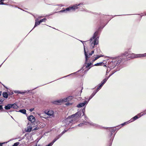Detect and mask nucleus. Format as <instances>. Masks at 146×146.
<instances>
[{"label":"nucleus","mask_w":146,"mask_h":146,"mask_svg":"<svg viewBox=\"0 0 146 146\" xmlns=\"http://www.w3.org/2000/svg\"><path fill=\"white\" fill-rule=\"evenodd\" d=\"M85 108L84 107L83 109L80 110L75 114H73L70 116H69L68 118L66 119L63 122V126H67L70 123H73V121H78V118L80 117L82 115V113H83V115L84 114L85 112Z\"/></svg>","instance_id":"obj_1"},{"label":"nucleus","mask_w":146,"mask_h":146,"mask_svg":"<svg viewBox=\"0 0 146 146\" xmlns=\"http://www.w3.org/2000/svg\"><path fill=\"white\" fill-rule=\"evenodd\" d=\"M98 34V32L97 31L96 32L90 40L91 48H94L95 45H96L98 43L99 37L97 36Z\"/></svg>","instance_id":"obj_2"},{"label":"nucleus","mask_w":146,"mask_h":146,"mask_svg":"<svg viewBox=\"0 0 146 146\" xmlns=\"http://www.w3.org/2000/svg\"><path fill=\"white\" fill-rule=\"evenodd\" d=\"M136 54L134 53L129 54L128 52H125L120 57V59L123 61V60H129L130 58H136Z\"/></svg>","instance_id":"obj_3"},{"label":"nucleus","mask_w":146,"mask_h":146,"mask_svg":"<svg viewBox=\"0 0 146 146\" xmlns=\"http://www.w3.org/2000/svg\"><path fill=\"white\" fill-rule=\"evenodd\" d=\"M83 3H80L78 4H76L70 7H68L66 8L65 9L60 11L59 12H65L66 13L67 11H74L76 9H78V6L81 5H83Z\"/></svg>","instance_id":"obj_4"},{"label":"nucleus","mask_w":146,"mask_h":146,"mask_svg":"<svg viewBox=\"0 0 146 146\" xmlns=\"http://www.w3.org/2000/svg\"><path fill=\"white\" fill-rule=\"evenodd\" d=\"M84 125H90L94 127H100V126L97 124L93 123L91 121L88 122L84 121L83 123H81L78 124V126L79 127H81Z\"/></svg>","instance_id":"obj_5"},{"label":"nucleus","mask_w":146,"mask_h":146,"mask_svg":"<svg viewBox=\"0 0 146 146\" xmlns=\"http://www.w3.org/2000/svg\"><path fill=\"white\" fill-rule=\"evenodd\" d=\"M108 128L109 130L111 132L110 136L111 137V138L110 139V141L112 142L113 140V138L115 134V133L114 134H113V133L117 129V130H118V127H117V128H116V127H109Z\"/></svg>","instance_id":"obj_6"},{"label":"nucleus","mask_w":146,"mask_h":146,"mask_svg":"<svg viewBox=\"0 0 146 146\" xmlns=\"http://www.w3.org/2000/svg\"><path fill=\"white\" fill-rule=\"evenodd\" d=\"M119 58H120V57ZM121 61H122V60H121V59H120V58L119 60L116 62L117 63H116V61L114 62L112 61L109 64V68L111 69H113L116 65H118Z\"/></svg>","instance_id":"obj_7"},{"label":"nucleus","mask_w":146,"mask_h":146,"mask_svg":"<svg viewBox=\"0 0 146 146\" xmlns=\"http://www.w3.org/2000/svg\"><path fill=\"white\" fill-rule=\"evenodd\" d=\"M46 115H47L48 117L50 118L54 117H55L54 111L52 110H49L47 112H46Z\"/></svg>","instance_id":"obj_8"},{"label":"nucleus","mask_w":146,"mask_h":146,"mask_svg":"<svg viewBox=\"0 0 146 146\" xmlns=\"http://www.w3.org/2000/svg\"><path fill=\"white\" fill-rule=\"evenodd\" d=\"M88 101L85 100L83 102L81 103L78 104L76 107L78 108H81L84 106L88 103Z\"/></svg>","instance_id":"obj_9"},{"label":"nucleus","mask_w":146,"mask_h":146,"mask_svg":"<svg viewBox=\"0 0 146 146\" xmlns=\"http://www.w3.org/2000/svg\"><path fill=\"white\" fill-rule=\"evenodd\" d=\"M84 54L85 56V58H86V62H87L88 59V58L90 57V56L92 55H91V53H90L89 54H87L86 52V51L85 50V47L84 46Z\"/></svg>","instance_id":"obj_10"},{"label":"nucleus","mask_w":146,"mask_h":146,"mask_svg":"<svg viewBox=\"0 0 146 146\" xmlns=\"http://www.w3.org/2000/svg\"><path fill=\"white\" fill-rule=\"evenodd\" d=\"M63 102V99H60L54 101L52 102V103L55 104L59 105L60 104V103Z\"/></svg>","instance_id":"obj_11"},{"label":"nucleus","mask_w":146,"mask_h":146,"mask_svg":"<svg viewBox=\"0 0 146 146\" xmlns=\"http://www.w3.org/2000/svg\"><path fill=\"white\" fill-rule=\"evenodd\" d=\"M28 119L32 123L34 122L35 120V117L33 115H31L28 117Z\"/></svg>","instance_id":"obj_12"},{"label":"nucleus","mask_w":146,"mask_h":146,"mask_svg":"<svg viewBox=\"0 0 146 146\" xmlns=\"http://www.w3.org/2000/svg\"><path fill=\"white\" fill-rule=\"evenodd\" d=\"M72 98L73 97L72 96H70L68 97L63 99V100L64 102H67L71 100Z\"/></svg>","instance_id":"obj_13"},{"label":"nucleus","mask_w":146,"mask_h":146,"mask_svg":"<svg viewBox=\"0 0 146 146\" xmlns=\"http://www.w3.org/2000/svg\"><path fill=\"white\" fill-rule=\"evenodd\" d=\"M139 118V117H138L137 115H135L134 117L132 118L129 121H129V122H133L138 119Z\"/></svg>","instance_id":"obj_14"},{"label":"nucleus","mask_w":146,"mask_h":146,"mask_svg":"<svg viewBox=\"0 0 146 146\" xmlns=\"http://www.w3.org/2000/svg\"><path fill=\"white\" fill-rule=\"evenodd\" d=\"M84 70V69H83V68H81L80 70H78V71L77 72H74L73 73H72L68 75H67V76H66L65 77H66L67 76H69L70 75H74V74H76V73L77 72H79L80 71H83Z\"/></svg>","instance_id":"obj_15"},{"label":"nucleus","mask_w":146,"mask_h":146,"mask_svg":"<svg viewBox=\"0 0 146 146\" xmlns=\"http://www.w3.org/2000/svg\"><path fill=\"white\" fill-rule=\"evenodd\" d=\"M129 122V121H128L127 122H124L123 123H122L121 125H120L118 126H117V127H118V130H119L121 127H122L124 125L126 124L127 123Z\"/></svg>","instance_id":"obj_16"},{"label":"nucleus","mask_w":146,"mask_h":146,"mask_svg":"<svg viewBox=\"0 0 146 146\" xmlns=\"http://www.w3.org/2000/svg\"><path fill=\"white\" fill-rule=\"evenodd\" d=\"M11 108L13 109H17L18 108V106L15 104H11Z\"/></svg>","instance_id":"obj_17"},{"label":"nucleus","mask_w":146,"mask_h":146,"mask_svg":"<svg viewBox=\"0 0 146 146\" xmlns=\"http://www.w3.org/2000/svg\"><path fill=\"white\" fill-rule=\"evenodd\" d=\"M61 135L60 134L59 135L57 136L56 138L52 141L54 143L60 137H61Z\"/></svg>","instance_id":"obj_18"},{"label":"nucleus","mask_w":146,"mask_h":146,"mask_svg":"<svg viewBox=\"0 0 146 146\" xmlns=\"http://www.w3.org/2000/svg\"><path fill=\"white\" fill-rule=\"evenodd\" d=\"M32 129V127L30 125H29L27 127V129L26 131L27 132H30Z\"/></svg>","instance_id":"obj_19"},{"label":"nucleus","mask_w":146,"mask_h":146,"mask_svg":"<svg viewBox=\"0 0 146 146\" xmlns=\"http://www.w3.org/2000/svg\"><path fill=\"white\" fill-rule=\"evenodd\" d=\"M96 94V92H93L92 94L89 97V98L87 101H88V102L90 100H91L93 97V96L95 95Z\"/></svg>","instance_id":"obj_20"},{"label":"nucleus","mask_w":146,"mask_h":146,"mask_svg":"<svg viewBox=\"0 0 146 146\" xmlns=\"http://www.w3.org/2000/svg\"><path fill=\"white\" fill-rule=\"evenodd\" d=\"M4 98H7L8 97V95L7 92H4L2 94Z\"/></svg>","instance_id":"obj_21"},{"label":"nucleus","mask_w":146,"mask_h":146,"mask_svg":"<svg viewBox=\"0 0 146 146\" xmlns=\"http://www.w3.org/2000/svg\"><path fill=\"white\" fill-rule=\"evenodd\" d=\"M40 23L39 21H36L35 20V26L33 28H34L35 27H36L38 25H39Z\"/></svg>","instance_id":"obj_22"},{"label":"nucleus","mask_w":146,"mask_h":146,"mask_svg":"<svg viewBox=\"0 0 146 146\" xmlns=\"http://www.w3.org/2000/svg\"><path fill=\"white\" fill-rule=\"evenodd\" d=\"M30 90H25L23 92H21L20 91V94L23 95L25 93H28L29 92Z\"/></svg>","instance_id":"obj_23"},{"label":"nucleus","mask_w":146,"mask_h":146,"mask_svg":"<svg viewBox=\"0 0 146 146\" xmlns=\"http://www.w3.org/2000/svg\"><path fill=\"white\" fill-rule=\"evenodd\" d=\"M5 108L6 110H9L11 108V104H8L5 107Z\"/></svg>","instance_id":"obj_24"},{"label":"nucleus","mask_w":146,"mask_h":146,"mask_svg":"<svg viewBox=\"0 0 146 146\" xmlns=\"http://www.w3.org/2000/svg\"><path fill=\"white\" fill-rule=\"evenodd\" d=\"M26 110L25 109L20 110L19 111V112H21L23 114H26Z\"/></svg>","instance_id":"obj_25"},{"label":"nucleus","mask_w":146,"mask_h":146,"mask_svg":"<svg viewBox=\"0 0 146 146\" xmlns=\"http://www.w3.org/2000/svg\"><path fill=\"white\" fill-rule=\"evenodd\" d=\"M136 58L141 57H144L143 54H136Z\"/></svg>","instance_id":"obj_26"},{"label":"nucleus","mask_w":146,"mask_h":146,"mask_svg":"<svg viewBox=\"0 0 146 146\" xmlns=\"http://www.w3.org/2000/svg\"><path fill=\"white\" fill-rule=\"evenodd\" d=\"M38 115L41 118H46L45 117V114H38Z\"/></svg>","instance_id":"obj_27"},{"label":"nucleus","mask_w":146,"mask_h":146,"mask_svg":"<svg viewBox=\"0 0 146 146\" xmlns=\"http://www.w3.org/2000/svg\"><path fill=\"white\" fill-rule=\"evenodd\" d=\"M103 86V85L101 83L99 84L97 87V90H99Z\"/></svg>","instance_id":"obj_28"},{"label":"nucleus","mask_w":146,"mask_h":146,"mask_svg":"<svg viewBox=\"0 0 146 146\" xmlns=\"http://www.w3.org/2000/svg\"><path fill=\"white\" fill-rule=\"evenodd\" d=\"M108 80L106 78L104 79L103 81L101 82V83L103 85Z\"/></svg>","instance_id":"obj_29"},{"label":"nucleus","mask_w":146,"mask_h":146,"mask_svg":"<svg viewBox=\"0 0 146 146\" xmlns=\"http://www.w3.org/2000/svg\"><path fill=\"white\" fill-rule=\"evenodd\" d=\"M103 64V62H100V63H98L96 64H94V66H101Z\"/></svg>","instance_id":"obj_30"},{"label":"nucleus","mask_w":146,"mask_h":146,"mask_svg":"<svg viewBox=\"0 0 146 146\" xmlns=\"http://www.w3.org/2000/svg\"><path fill=\"white\" fill-rule=\"evenodd\" d=\"M54 143L52 141V142L49 143L48 145H46V146H52Z\"/></svg>","instance_id":"obj_31"},{"label":"nucleus","mask_w":146,"mask_h":146,"mask_svg":"<svg viewBox=\"0 0 146 146\" xmlns=\"http://www.w3.org/2000/svg\"><path fill=\"white\" fill-rule=\"evenodd\" d=\"M117 71H114V72H113L111 74H110L109 76L106 78L108 80V79L110 77V76H111L112 74H113L114 73H115Z\"/></svg>","instance_id":"obj_32"},{"label":"nucleus","mask_w":146,"mask_h":146,"mask_svg":"<svg viewBox=\"0 0 146 146\" xmlns=\"http://www.w3.org/2000/svg\"><path fill=\"white\" fill-rule=\"evenodd\" d=\"M45 21H46V19L45 18H43L42 19H40L39 21L40 22V23H41L42 22H45Z\"/></svg>","instance_id":"obj_33"},{"label":"nucleus","mask_w":146,"mask_h":146,"mask_svg":"<svg viewBox=\"0 0 146 146\" xmlns=\"http://www.w3.org/2000/svg\"><path fill=\"white\" fill-rule=\"evenodd\" d=\"M68 129L67 130H64V131H63L60 134L62 136V135L64 134L65 132H67L68 131Z\"/></svg>","instance_id":"obj_34"},{"label":"nucleus","mask_w":146,"mask_h":146,"mask_svg":"<svg viewBox=\"0 0 146 146\" xmlns=\"http://www.w3.org/2000/svg\"><path fill=\"white\" fill-rule=\"evenodd\" d=\"M92 63H88L87 64V65L86 66V68H89V67L90 66V65H91Z\"/></svg>","instance_id":"obj_35"},{"label":"nucleus","mask_w":146,"mask_h":146,"mask_svg":"<svg viewBox=\"0 0 146 146\" xmlns=\"http://www.w3.org/2000/svg\"><path fill=\"white\" fill-rule=\"evenodd\" d=\"M42 16H40V17H38L36 19V21H38V20H40V19L42 18Z\"/></svg>","instance_id":"obj_36"},{"label":"nucleus","mask_w":146,"mask_h":146,"mask_svg":"<svg viewBox=\"0 0 146 146\" xmlns=\"http://www.w3.org/2000/svg\"><path fill=\"white\" fill-rule=\"evenodd\" d=\"M111 69V68H110L109 67L107 68V69L106 71V75H107V73H108L109 72V71Z\"/></svg>","instance_id":"obj_37"},{"label":"nucleus","mask_w":146,"mask_h":146,"mask_svg":"<svg viewBox=\"0 0 146 146\" xmlns=\"http://www.w3.org/2000/svg\"><path fill=\"white\" fill-rule=\"evenodd\" d=\"M19 142H17V143H14L13 146H17L19 145Z\"/></svg>","instance_id":"obj_38"},{"label":"nucleus","mask_w":146,"mask_h":146,"mask_svg":"<svg viewBox=\"0 0 146 146\" xmlns=\"http://www.w3.org/2000/svg\"><path fill=\"white\" fill-rule=\"evenodd\" d=\"M14 92L15 93L20 94V91L18 90H15Z\"/></svg>","instance_id":"obj_39"},{"label":"nucleus","mask_w":146,"mask_h":146,"mask_svg":"<svg viewBox=\"0 0 146 146\" xmlns=\"http://www.w3.org/2000/svg\"><path fill=\"white\" fill-rule=\"evenodd\" d=\"M4 0H0V4L1 5H5V4L3 2H2V1H4Z\"/></svg>","instance_id":"obj_40"},{"label":"nucleus","mask_w":146,"mask_h":146,"mask_svg":"<svg viewBox=\"0 0 146 146\" xmlns=\"http://www.w3.org/2000/svg\"><path fill=\"white\" fill-rule=\"evenodd\" d=\"M100 57V56H97L94 59V60H97V59H98V58H99Z\"/></svg>","instance_id":"obj_41"},{"label":"nucleus","mask_w":146,"mask_h":146,"mask_svg":"<svg viewBox=\"0 0 146 146\" xmlns=\"http://www.w3.org/2000/svg\"><path fill=\"white\" fill-rule=\"evenodd\" d=\"M3 100L2 99H0V104L2 103L3 102Z\"/></svg>","instance_id":"obj_42"},{"label":"nucleus","mask_w":146,"mask_h":146,"mask_svg":"<svg viewBox=\"0 0 146 146\" xmlns=\"http://www.w3.org/2000/svg\"><path fill=\"white\" fill-rule=\"evenodd\" d=\"M3 108L2 105H0V110H3Z\"/></svg>","instance_id":"obj_43"},{"label":"nucleus","mask_w":146,"mask_h":146,"mask_svg":"<svg viewBox=\"0 0 146 146\" xmlns=\"http://www.w3.org/2000/svg\"><path fill=\"white\" fill-rule=\"evenodd\" d=\"M34 109V108H31L29 110L30 111H33Z\"/></svg>","instance_id":"obj_44"},{"label":"nucleus","mask_w":146,"mask_h":146,"mask_svg":"<svg viewBox=\"0 0 146 146\" xmlns=\"http://www.w3.org/2000/svg\"><path fill=\"white\" fill-rule=\"evenodd\" d=\"M38 129V128H37V127H34L33 129V130H37Z\"/></svg>","instance_id":"obj_45"},{"label":"nucleus","mask_w":146,"mask_h":146,"mask_svg":"<svg viewBox=\"0 0 146 146\" xmlns=\"http://www.w3.org/2000/svg\"><path fill=\"white\" fill-rule=\"evenodd\" d=\"M5 143V142H4L3 143H0V146H2L3 144Z\"/></svg>","instance_id":"obj_46"},{"label":"nucleus","mask_w":146,"mask_h":146,"mask_svg":"<svg viewBox=\"0 0 146 146\" xmlns=\"http://www.w3.org/2000/svg\"><path fill=\"white\" fill-rule=\"evenodd\" d=\"M146 114V113H143L142 115H140V117H141V116H143V115H145V114Z\"/></svg>","instance_id":"obj_47"},{"label":"nucleus","mask_w":146,"mask_h":146,"mask_svg":"<svg viewBox=\"0 0 146 146\" xmlns=\"http://www.w3.org/2000/svg\"><path fill=\"white\" fill-rule=\"evenodd\" d=\"M94 51H92L91 53H91V55H92V54H93L94 53Z\"/></svg>","instance_id":"obj_48"},{"label":"nucleus","mask_w":146,"mask_h":146,"mask_svg":"<svg viewBox=\"0 0 146 146\" xmlns=\"http://www.w3.org/2000/svg\"><path fill=\"white\" fill-rule=\"evenodd\" d=\"M99 90H97V89L96 91H94L93 92H96V93Z\"/></svg>","instance_id":"obj_49"},{"label":"nucleus","mask_w":146,"mask_h":146,"mask_svg":"<svg viewBox=\"0 0 146 146\" xmlns=\"http://www.w3.org/2000/svg\"><path fill=\"white\" fill-rule=\"evenodd\" d=\"M143 56L146 57V53L143 54Z\"/></svg>","instance_id":"obj_50"},{"label":"nucleus","mask_w":146,"mask_h":146,"mask_svg":"<svg viewBox=\"0 0 146 146\" xmlns=\"http://www.w3.org/2000/svg\"><path fill=\"white\" fill-rule=\"evenodd\" d=\"M144 15H142V16H146V12H145L144 13Z\"/></svg>","instance_id":"obj_51"},{"label":"nucleus","mask_w":146,"mask_h":146,"mask_svg":"<svg viewBox=\"0 0 146 146\" xmlns=\"http://www.w3.org/2000/svg\"><path fill=\"white\" fill-rule=\"evenodd\" d=\"M69 103H66V105H69Z\"/></svg>","instance_id":"obj_52"},{"label":"nucleus","mask_w":146,"mask_h":146,"mask_svg":"<svg viewBox=\"0 0 146 146\" xmlns=\"http://www.w3.org/2000/svg\"><path fill=\"white\" fill-rule=\"evenodd\" d=\"M80 41L82 42L83 43V42H84V41H82V40H80Z\"/></svg>","instance_id":"obj_53"},{"label":"nucleus","mask_w":146,"mask_h":146,"mask_svg":"<svg viewBox=\"0 0 146 146\" xmlns=\"http://www.w3.org/2000/svg\"><path fill=\"white\" fill-rule=\"evenodd\" d=\"M80 41L82 42L83 43V42H84V41H82V40H80Z\"/></svg>","instance_id":"obj_54"},{"label":"nucleus","mask_w":146,"mask_h":146,"mask_svg":"<svg viewBox=\"0 0 146 146\" xmlns=\"http://www.w3.org/2000/svg\"><path fill=\"white\" fill-rule=\"evenodd\" d=\"M99 56H100V57H103V55H101Z\"/></svg>","instance_id":"obj_55"},{"label":"nucleus","mask_w":146,"mask_h":146,"mask_svg":"<svg viewBox=\"0 0 146 146\" xmlns=\"http://www.w3.org/2000/svg\"><path fill=\"white\" fill-rule=\"evenodd\" d=\"M1 93H2L0 91V95H1Z\"/></svg>","instance_id":"obj_56"},{"label":"nucleus","mask_w":146,"mask_h":146,"mask_svg":"<svg viewBox=\"0 0 146 146\" xmlns=\"http://www.w3.org/2000/svg\"><path fill=\"white\" fill-rule=\"evenodd\" d=\"M58 5L60 6V7H61L62 6L61 5Z\"/></svg>","instance_id":"obj_57"},{"label":"nucleus","mask_w":146,"mask_h":146,"mask_svg":"<svg viewBox=\"0 0 146 146\" xmlns=\"http://www.w3.org/2000/svg\"><path fill=\"white\" fill-rule=\"evenodd\" d=\"M44 114H46V111H44Z\"/></svg>","instance_id":"obj_58"},{"label":"nucleus","mask_w":146,"mask_h":146,"mask_svg":"<svg viewBox=\"0 0 146 146\" xmlns=\"http://www.w3.org/2000/svg\"><path fill=\"white\" fill-rule=\"evenodd\" d=\"M36 88H35L34 89H33L32 90H35V89H36Z\"/></svg>","instance_id":"obj_59"},{"label":"nucleus","mask_w":146,"mask_h":146,"mask_svg":"<svg viewBox=\"0 0 146 146\" xmlns=\"http://www.w3.org/2000/svg\"><path fill=\"white\" fill-rule=\"evenodd\" d=\"M93 60V61H95L96 60H95L94 59Z\"/></svg>","instance_id":"obj_60"},{"label":"nucleus","mask_w":146,"mask_h":146,"mask_svg":"<svg viewBox=\"0 0 146 146\" xmlns=\"http://www.w3.org/2000/svg\"><path fill=\"white\" fill-rule=\"evenodd\" d=\"M90 67H89V69H88V70L89 69H90Z\"/></svg>","instance_id":"obj_61"},{"label":"nucleus","mask_w":146,"mask_h":146,"mask_svg":"<svg viewBox=\"0 0 146 146\" xmlns=\"http://www.w3.org/2000/svg\"><path fill=\"white\" fill-rule=\"evenodd\" d=\"M36 146H40L39 145H38V146L36 145Z\"/></svg>","instance_id":"obj_62"},{"label":"nucleus","mask_w":146,"mask_h":146,"mask_svg":"<svg viewBox=\"0 0 146 146\" xmlns=\"http://www.w3.org/2000/svg\"><path fill=\"white\" fill-rule=\"evenodd\" d=\"M104 66H106L105 65H104Z\"/></svg>","instance_id":"obj_63"},{"label":"nucleus","mask_w":146,"mask_h":146,"mask_svg":"<svg viewBox=\"0 0 146 146\" xmlns=\"http://www.w3.org/2000/svg\"><path fill=\"white\" fill-rule=\"evenodd\" d=\"M73 128V127L71 128Z\"/></svg>","instance_id":"obj_64"}]
</instances>
